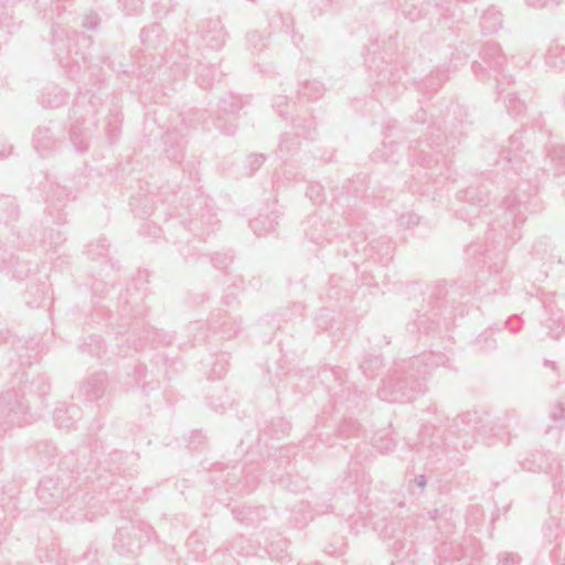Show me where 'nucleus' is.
I'll return each mask as SVG.
<instances>
[{"mask_svg": "<svg viewBox=\"0 0 565 565\" xmlns=\"http://www.w3.org/2000/svg\"><path fill=\"white\" fill-rule=\"evenodd\" d=\"M50 391L51 382L49 377L41 374L33 379L30 383L24 384L21 394L24 396L25 401L35 398L42 406L44 404V398L50 394Z\"/></svg>", "mask_w": 565, "mask_h": 565, "instance_id": "obj_38", "label": "nucleus"}, {"mask_svg": "<svg viewBox=\"0 0 565 565\" xmlns=\"http://www.w3.org/2000/svg\"><path fill=\"white\" fill-rule=\"evenodd\" d=\"M159 135L164 138V153L171 161L180 162L185 152V132L188 125L181 113H175L162 125L158 126Z\"/></svg>", "mask_w": 565, "mask_h": 565, "instance_id": "obj_19", "label": "nucleus"}, {"mask_svg": "<svg viewBox=\"0 0 565 565\" xmlns=\"http://www.w3.org/2000/svg\"><path fill=\"white\" fill-rule=\"evenodd\" d=\"M122 114L117 107H111L105 119V134L110 145L119 140L121 134Z\"/></svg>", "mask_w": 565, "mask_h": 565, "instance_id": "obj_47", "label": "nucleus"}, {"mask_svg": "<svg viewBox=\"0 0 565 565\" xmlns=\"http://www.w3.org/2000/svg\"><path fill=\"white\" fill-rule=\"evenodd\" d=\"M148 282L149 273L147 270H138L132 278L134 290L127 288L118 298L121 319L120 328H127V331L130 332L126 339L127 350H120L122 355H128L131 348L137 352L149 342L159 344L171 343L170 335L139 321V318L145 317L148 312V308L142 303Z\"/></svg>", "mask_w": 565, "mask_h": 565, "instance_id": "obj_4", "label": "nucleus"}, {"mask_svg": "<svg viewBox=\"0 0 565 565\" xmlns=\"http://www.w3.org/2000/svg\"><path fill=\"white\" fill-rule=\"evenodd\" d=\"M395 244L387 236H380L367 243L364 252L367 257L373 258L374 262L386 266L393 259Z\"/></svg>", "mask_w": 565, "mask_h": 565, "instance_id": "obj_33", "label": "nucleus"}, {"mask_svg": "<svg viewBox=\"0 0 565 565\" xmlns=\"http://www.w3.org/2000/svg\"><path fill=\"white\" fill-rule=\"evenodd\" d=\"M87 184L86 175L79 173L64 183H52L46 195V212L57 224L66 223L67 203L76 199L78 192Z\"/></svg>", "mask_w": 565, "mask_h": 565, "instance_id": "obj_13", "label": "nucleus"}, {"mask_svg": "<svg viewBox=\"0 0 565 565\" xmlns=\"http://www.w3.org/2000/svg\"><path fill=\"white\" fill-rule=\"evenodd\" d=\"M519 463L525 471L547 475L553 482L554 491L565 489V459L554 457L550 451L536 449L525 454Z\"/></svg>", "mask_w": 565, "mask_h": 565, "instance_id": "obj_15", "label": "nucleus"}, {"mask_svg": "<svg viewBox=\"0 0 565 565\" xmlns=\"http://www.w3.org/2000/svg\"><path fill=\"white\" fill-rule=\"evenodd\" d=\"M428 7H434L438 11H440L443 9V4H440L439 2L434 0V1H427V2H425V4H420V6L413 4V3H409V4L406 3L405 6H401L398 3L396 7V10L405 19L409 20L411 22H416V21L420 20L424 15L427 14Z\"/></svg>", "mask_w": 565, "mask_h": 565, "instance_id": "obj_43", "label": "nucleus"}, {"mask_svg": "<svg viewBox=\"0 0 565 565\" xmlns=\"http://www.w3.org/2000/svg\"><path fill=\"white\" fill-rule=\"evenodd\" d=\"M209 367L207 377L210 380L222 379L228 369V353L216 354L213 362L205 363Z\"/></svg>", "mask_w": 565, "mask_h": 565, "instance_id": "obj_57", "label": "nucleus"}, {"mask_svg": "<svg viewBox=\"0 0 565 565\" xmlns=\"http://www.w3.org/2000/svg\"><path fill=\"white\" fill-rule=\"evenodd\" d=\"M545 318L542 326L547 329V334L553 339H558L565 333V315L552 303L544 306Z\"/></svg>", "mask_w": 565, "mask_h": 565, "instance_id": "obj_36", "label": "nucleus"}, {"mask_svg": "<svg viewBox=\"0 0 565 565\" xmlns=\"http://www.w3.org/2000/svg\"><path fill=\"white\" fill-rule=\"evenodd\" d=\"M545 64L555 71L565 70V46L557 42L551 43L545 54Z\"/></svg>", "mask_w": 565, "mask_h": 565, "instance_id": "obj_54", "label": "nucleus"}, {"mask_svg": "<svg viewBox=\"0 0 565 565\" xmlns=\"http://www.w3.org/2000/svg\"><path fill=\"white\" fill-rule=\"evenodd\" d=\"M481 62H473L471 65L472 73L480 79H484L489 72L495 74V79L507 75L504 66L507 57L502 52L501 46L493 41L486 42L479 53Z\"/></svg>", "mask_w": 565, "mask_h": 565, "instance_id": "obj_21", "label": "nucleus"}, {"mask_svg": "<svg viewBox=\"0 0 565 565\" xmlns=\"http://www.w3.org/2000/svg\"><path fill=\"white\" fill-rule=\"evenodd\" d=\"M324 86L320 82L307 81L301 84L298 95L309 100H316L324 94Z\"/></svg>", "mask_w": 565, "mask_h": 565, "instance_id": "obj_63", "label": "nucleus"}, {"mask_svg": "<svg viewBox=\"0 0 565 565\" xmlns=\"http://www.w3.org/2000/svg\"><path fill=\"white\" fill-rule=\"evenodd\" d=\"M503 23L502 13L491 6L482 12L480 19V29L483 34L497 33Z\"/></svg>", "mask_w": 565, "mask_h": 565, "instance_id": "obj_48", "label": "nucleus"}, {"mask_svg": "<svg viewBox=\"0 0 565 565\" xmlns=\"http://www.w3.org/2000/svg\"><path fill=\"white\" fill-rule=\"evenodd\" d=\"M232 513L238 522L247 526H258L266 519L265 507L242 505L233 508Z\"/></svg>", "mask_w": 565, "mask_h": 565, "instance_id": "obj_39", "label": "nucleus"}, {"mask_svg": "<svg viewBox=\"0 0 565 565\" xmlns=\"http://www.w3.org/2000/svg\"><path fill=\"white\" fill-rule=\"evenodd\" d=\"M436 428L428 425H423L419 431L420 443L418 445V451L426 452L427 457H436L440 451H443L444 443L441 437L434 438L429 436L431 430Z\"/></svg>", "mask_w": 565, "mask_h": 565, "instance_id": "obj_40", "label": "nucleus"}, {"mask_svg": "<svg viewBox=\"0 0 565 565\" xmlns=\"http://www.w3.org/2000/svg\"><path fill=\"white\" fill-rule=\"evenodd\" d=\"M513 83L514 79L512 75H502V77L497 78L495 88L498 98L502 99L508 113L512 116H519L525 110V103L519 98L516 93H505L504 88L505 86H510Z\"/></svg>", "mask_w": 565, "mask_h": 565, "instance_id": "obj_32", "label": "nucleus"}, {"mask_svg": "<svg viewBox=\"0 0 565 565\" xmlns=\"http://www.w3.org/2000/svg\"><path fill=\"white\" fill-rule=\"evenodd\" d=\"M41 562L51 565H68V555L63 553L55 544H51L43 554L39 555Z\"/></svg>", "mask_w": 565, "mask_h": 565, "instance_id": "obj_62", "label": "nucleus"}, {"mask_svg": "<svg viewBox=\"0 0 565 565\" xmlns=\"http://www.w3.org/2000/svg\"><path fill=\"white\" fill-rule=\"evenodd\" d=\"M290 463L289 448L278 449L273 457H269L264 461L263 468H260L259 463H246L243 467V492L249 493L257 487L260 470H264L269 475L271 482L278 481L282 488L288 489L291 492L301 491L305 488V481L302 479L296 477L295 480H292L289 471H287L286 475L280 473L281 470H287V467L290 466Z\"/></svg>", "mask_w": 565, "mask_h": 565, "instance_id": "obj_9", "label": "nucleus"}, {"mask_svg": "<svg viewBox=\"0 0 565 565\" xmlns=\"http://www.w3.org/2000/svg\"><path fill=\"white\" fill-rule=\"evenodd\" d=\"M68 93L55 84L46 85L39 97V102L43 108H57L62 106Z\"/></svg>", "mask_w": 565, "mask_h": 565, "instance_id": "obj_41", "label": "nucleus"}, {"mask_svg": "<svg viewBox=\"0 0 565 565\" xmlns=\"http://www.w3.org/2000/svg\"><path fill=\"white\" fill-rule=\"evenodd\" d=\"M139 535L136 533L135 525L120 526L114 536V548L118 554L126 555L140 548L142 541L151 540L154 534L153 529L143 522L138 525Z\"/></svg>", "mask_w": 565, "mask_h": 565, "instance_id": "obj_27", "label": "nucleus"}, {"mask_svg": "<svg viewBox=\"0 0 565 565\" xmlns=\"http://www.w3.org/2000/svg\"><path fill=\"white\" fill-rule=\"evenodd\" d=\"M50 44L54 58L64 68L65 74L71 79H76L81 72V65L77 60L66 61L65 54L81 56L83 63L88 62V50L93 45V38L84 33L67 30L60 24L52 23L50 30Z\"/></svg>", "mask_w": 565, "mask_h": 565, "instance_id": "obj_7", "label": "nucleus"}, {"mask_svg": "<svg viewBox=\"0 0 565 565\" xmlns=\"http://www.w3.org/2000/svg\"><path fill=\"white\" fill-rule=\"evenodd\" d=\"M497 331H501V328H497ZM495 329L494 327H489L484 331H482L480 334L476 337V339L472 341L473 348L482 353H491L497 350L498 348V340L494 338Z\"/></svg>", "mask_w": 565, "mask_h": 565, "instance_id": "obj_49", "label": "nucleus"}, {"mask_svg": "<svg viewBox=\"0 0 565 565\" xmlns=\"http://www.w3.org/2000/svg\"><path fill=\"white\" fill-rule=\"evenodd\" d=\"M242 318L233 316L227 310L217 309L210 317V328L213 334H220L222 339H232L242 329Z\"/></svg>", "mask_w": 565, "mask_h": 565, "instance_id": "obj_29", "label": "nucleus"}, {"mask_svg": "<svg viewBox=\"0 0 565 565\" xmlns=\"http://www.w3.org/2000/svg\"><path fill=\"white\" fill-rule=\"evenodd\" d=\"M199 34L205 46L215 51L221 50L227 39V32L218 17L202 21Z\"/></svg>", "mask_w": 565, "mask_h": 565, "instance_id": "obj_31", "label": "nucleus"}, {"mask_svg": "<svg viewBox=\"0 0 565 565\" xmlns=\"http://www.w3.org/2000/svg\"><path fill=\"white\" fill-rule=\"evenodd\" d=\"M7 274H11L12 277L17 279H25L29 278L32 269L29 262L21 260L15 255H10V262L8 264V269H4Z\"/></svg>", "mask_w": 565, "mask_h": 565, "instance_id": "obj_60", "label": "nucleus"}, {"mask_svg": "<svg viewBox=\"0 0 565 565\" xmlns=\"http://www.w3.org/2000/svg\"><path fill=\"white\" fill-rule=\"evenodd\" d=\"M452 434L458 436L462 449H470L476 443L475 434L486 433L484 419L476 411L459 414L450 426Z\"/></svg>", "mask_w": 565, "mask_h": 565, "instance_id": "obj_24", "label": "nucleus"}, {"mask_svg": "<svg viewBox=\"0 0 565 565\" xmlns=\"http://www.w3.org/2000/svg\"><path fill=\"white\" fill-rule=\"evenodd\" d=\"M162 38V28L159 23H151L140 31V40L143 45L156 47L160 44Z\"/></svg>", "mask_w": 565, "mask_h": 565, "instance_id": "obj_61", "label": "nucleus"}, {"mask_svg": "<svg viewBox=\"0 0 565 565\" xmlns=\"http://www.w3.org/2000/svg\"><path fill=\"white\" fill-rule=\"evenodd\" d=\"M217 227L218 220L210 207H206L200 215L195 214V216H192L189 221L174 217L167 222L168 232L173 230H180L182 232L174 242L175 244H182V242L186 239L188 234H192L196 237L193 241H186L185 245L180 248V253L186 262L209 256V252L202 248L200 244L206 239L210 233L215 232Z\"/></svg>", "mask_w": 565, "mask_h": 565, "instance_id": "obj_6", "label": "nucleus"}, {"mask_svg": "<svg viewBox=\"0 0 565 565\" xmlns=\"http://www.w3.org/2000/svg\"><path fill=\"white\" fill-rule=\"evenodd\" d=\"M543 541L554 545L551 551L553 558L561 556V546L565 536V493L554 491L548 502V518L542 526Z\"/></svg>", "mask_w": 565, "mask_h": 565, "instance_id": "obj_14", "label": "nucleus"}, {"mask_svg": "<svg viewBox=\"0 0 565 565\" xmlns=\"http://www.w3.org/2000/svg\"><path fill=\"white\" fill-rule=\"evenodd\" d=\"M384 364L381 354L364 353L361 358L359 369L366 379L376 377Z\"/></svg>", "mask_w": 565, "mask_h": 565, "instance_id": "obj_50", "label": "nucleus"}, {"mask_svg": "<svg viewBox=\"0 0 565 565\" xmlns=\"http://www.w3.org/2000/svg\"><path fill=\"white\" fill-rule=\"evenodd\" d=\"M94 113L93 105L86 95L78 96L70 110L71 126L68 129V138L78 153H85L89 148V131L84 127L86 116Z\"/></svg>", "mask_w": 565, "mask_h": 565, "instance_id": "obj_18", "label": "nucleus"}, {"mask_svg": "<svg viewBox=\"0 0 565 565\" xmlns=\"http://www.w3.org/2000/svg\"><path fill=\"white\" fill-rule=\"evenodd\" d=\"M457 199L461 202V206L457 209L456 214L459 218L469 222L480 217L483 209L491 201L490 190L486 185L470 184L466 189L457 193Z\"/></svg>", "mask_w": 565, "mask_h": 565, "instance_id": "obj_20", "label": "nucleus"}, {"mask_svg": "<svg viewBox=\"0 0 565 565\" xmlns=\"http://www.w3.org/2000/svg\"><path fill=\"white\" fill-rule=\"evenodd\" d=\"M316 121L312 117H297L292 120V127L298 130L295 135L302 138H312L316 134Z\"/></svg>", "mask_w": 565, "mask_h": 565, "instance_id": "obj_64", "label": "nucleus"}, {"mask_svg": "<svg viewBox=\"0 0 565 565\" xmlns=\"http://www.w3.org/2000/svg\"><path fill=\"white\" fill-rule=\"evenodd\" d=\"M210 471L209 482L214 486L216 490L224 489L226 492L244 494L243 467L237 465L230 467L221 462H215L210 468Z\"/></svg>", "mask_w": 565, "mask_h": 565, "instance_id": "obj_26", "label": "nucleus"}, {"mask_svg": "<svg viewBox=\"0 0 565 565\" xmlns=\"http://www.w3.org/2000/svg\"><path fill=\"white\" fill-rule=\"evenodd\" d=\"M412 523H403L402 520L396 518L383 519L380 522H376L375 530L379 531V534L382 539H395L393 544V552L395 553V544L398 541L412 540L408 535H404L403 531L408 527Z\"/></svg>", "mask_w": 565, "mask_h": 565, "instance_id": "obj_35", "label": "nucleus"}, {"mask_svg": "<svg viewBox=\"0 0 565 565\" xmlns=\"http://www.w3.org/2000/svg\"><path fill=\"white\" fill-rule=\"evenodd\" d=\"M454 518L455 510L447 504L420 512L416 520L403 531L404 535H408L412 540L404 537L405 541H398L395 544L397 561L414 564L419 545L440 541L454 532Z\"/></svg>", "mask_w": 565, "mask_h": 565, "instance_id": "obj_5", "label": "nucleus"}, {"mask_svg": "<svg viewBox=\"0 0 565 565\" xmlns=\"http://www.w3.org/2000/svg\"><path fill=\"white\" fill-rule=\"evenodd\" d=\"M107 377L105 373H94L86 377L78 387L79 396L94 403L98 401L106 390Z\"/></svg>", "mask_w": 565, "mask_h": 565, "instance_id": "obj_34", "label": "nucleus"}, {"mask_svg": "<svg viewBox=\"0 0 565 565\" xmlns=\"http://www.w3.org/2000/svg\"><path fill=\"white\" fill-rule=\"evenodd\" d=\"M372 446L381 454L392 451L396 447V440L392 437L390 428L376 431L372 437Z\"/></svg>", "mask_w": 565, "mask_h": 565, "instance_id": "obj_56", "label": "nucleus"}, {"mask_svg": "<svg viewBox=\"0 0 565 565\" xmlns=\"http://www.w3.org/2000/svg\"><path fill=\"white\" fill-rule=\"evenodd\" d=\"M452 114L460 125L458 135L455 131L450 136L440 132V127L433 122L428 126V138L415 140L408 148L409 158L426 170L425 177L431 179L437 186L456 180L457 173L452 169L450 156L465 136V130L473 124L468 110L460 105L452 107Z\"/></svg>", "mask_w": 565, "mask_h": 565, "instance_id": "obj_2", "label": "nucleus"}, {"mask_svg": "<svg viewBox=\"0 0 565 565\" xmlns=\"http://www.w3.org/2000/svg\"><path fill=\"white\" fill-rule=\"evenodd\" d=\"M456 68L457 64H455L452 68H450L449 65L447 67L444 65L437 66L428 76L416 82L418 89L426 90L427 93H436L441 85L448 81L449 73L456 71Z\"/></svg>", "mask_w": 565, "mask_h": 565, "instance_id": "obj_37", "label": "nucleus"}, {"mask_svg": "<svg viewBox=\"0 0 565 565\" xmlns=\"http://www.w3.org/2000/svg\"><path fill=\"white\" fill-rule=\"evenodd\" d=\"M369 177L366 174H358L353 179L349 180L345 191H342L334 198V206L342 210L345 216V223L348 226L355 228L361 227V224L356 223L353 207L358 205L359 201L373 202L374 204H383L386 196L392 194V188L395 186V182L382 183L380 181L374 182L372 188L369 186Z\"/></svg>", "mask_w": 565, "mask_h": 565, "instance_id": "obj_8", "label": "nucleus"}, {"mask_svg": "<svg viewBox=\"0 0 565 565\" xmlns=\"http://www.w3.org/2000/svg\"><path fill=\"white\" fill-rule=\"evenodd\" d=\"M242 96L225 94L218 103L216 117L212 125L225 136H233L237 129L236 115L246 105Z\"/></svg>", "mask_w": 565, "mask_h": 565, "instance_id": "obj_23", "label": "nucleus"}, {"mask_svg": "<svg viewBox=\"0 0 565 565\" xmlns=\"http://www.w3.org/2000/svg\"><path fill=\"white\" fill-rule=\"evenodd\" d=\"M21 26V21H14L12 14L8 9L0 4V38L7 40L8 36L13 35Z\"/></svg>", "mask_w": 565, "mask_h": 565, "instance_id": "obj_55", "label": "nucleus"}, {"mask_svg": "<svg viewBox=\"0 0 565 565\" xmlns=\"http://www.w3.org/2000/svg\"><path fill=\"white\" fill-rule=\"evenodd\" d=\"M318 376L321 383L328 387L335 406H343L348 411L359 407L364 392L358 391L353 383L345 381L347 373L342 367H323Z\"/></svg>", "mask_w": 565, "mask_h": 565, "instance_id": "obj_12", "label": "nucleus"}, {"mask_svg": "<svg viewBox=\"0 0 565 565\" xmlns=\"http://www.w3.org/2000/svg\"><path fill=\"white\" fill-rule=\"evenodd\" d=\"M299 146L298 137L291 132H284L279 136L278 148L275 154L278 159L287 161L297 151Z\"/></svg>", "mask_w": 565, "mask_h": 565, "instance_id": "obj_51", "label": "nucleus"}, {"mask_svg": "<svg viewBox=\"0 0 565 565\" xmlns=\"http://www.w3.org/2000/svg\"><path fill=\"white\" fill-rule=\"evenodd\" d=\"M307 223L310 225V230H306V235L309 237L311 242L319 243L321 239L331 241L333 237L338 236H347L352 239V245H358V238H362V241L366 239V235L363 231L358 232V228H353L347 233L339 232L340 222H334V228L332 227L333 223L329 225L327 228L326 223L322 222L319 217H310Z\"/></svg>", "mask_w": 565, "mask_h": 565, "instance_id": "obj_28", "label": "nucleus"}, {"mask_svg": "<svg viewBox=\"0 0 565 565\" xmlns=\"http://www.w3.org/2000/svg\"><path fill=\"white\" fill-rule=\"evenodd\" d=\"M81 417V409L76 405L60 407L54 411V422L58 428L72 429Z\"/></svg>", "mask_w": 565, "mask_h": 565, "instance_id": "obj_44", "label": "nucleus"}, {"mask_svg": "<svg viewBox=\"0 0 565 565\" xmlns=\"http://www.w3.org/2000/svg\"><path fill=\"white\" fill-rule=\"evenodd\" d=\"M19 213V207L13 198H0V222L6 224L14 222L18 220Z\"/></svg>", "mask_w": 565, "mask_h": 565, "instance_id": "obj_59", "label": "nucleus"}, {"mask_svg": "<svg viewBox=\"0 0 565 565\" xmlns=\"http://www.w3.org/2000/svg\"><path fill=\"white\" fill-rule=\"evenodd\" d=\"M280 217L279 212L271 211L269 214L260 213L249 221V227L257 236H263L274 231Z\"/></svg>", "mask_w": 565, "mask_h": 565, "instance_id": "obj_46", "label": "nucleus"}, {"mask_svg": "<svg viewBox=\"0 0 565 565\" xmlns=\"http://www.w3.org/2000/svg\"><path fill=\"white\" fill-rule=\"evenodd\" d=\"M408 369L415 370L425 376V383L430 371L438 366L450 367V358L444 352L428 351L420 355H414L408 359Z\"/></svg>", "mask_w": 565, "mask_h": 565, "instance_id": "obj_30", "label": "nucleus"}, {"mask_svg": "<svg viewBox=\"0 0 565 565\" xmlns=\"http://www.w3.org/2000/svg\"><path fill=\"white\" fill-rule=\"evenodd\" d=\"M64 137V128L54 121L40 124L33 131L32 145L41 157L58 150Z\"/></svg>", "mask_w": 565, "mask_h": 565, "instance_id": "obj_25", "label": "nucleus"}, {"mask_svg": "<svg viewBox=\"0 0 565 565\" xmlns=\"http://www.w3.org/2000/svg\"><path fill=\"white\" fill-rule=\"evenodd\" d=\"M524 131L520 129L511 135L508 146L501 149L494 162L495 169L483 173L487 180L499 186L514 185L499 205L497 218L489 224V242H472L465 249L467 264L479 270L477 280L486 284L488 294H508L511 276L505 270V250L521 238L526 213H537L543 209L537 193L544 171L533 167V154L523 150Z\"/></svg>", "mask_w": 565, "mask_h": 565, "instance_id": "obj_1", "label": "nucleus"}, {"mask_svg": "<svg viewBox=\"0 0 565 565\" xmlns=\"http://www.w3.org/2000/svg\"><path fill=\"white\" fill-rule=\"evenodd\" d=\"M148 371L143 364L135 366L132 374L127 375V380L122 383L124 388L129 391L130 388H141L143 393H148L156 388L153 381H146Z\"/></svg>", "mask_w": 565, "mask_h": 565, "instance_id": "obj_42", "label": "nucleus"}, {"mask_svg": "<svg viewBox=\"0 0 565 565\" xmlns=\"http://www.w3.org/2000/svg\"><path fill=\"white\" fill-rule=\"evenodd\" d=\"M186 331L188 337L190 338L189 344L191 347H195L206 342L210 337L209 332L213 333V328H210V320L206 323L202 321H193L188 326Z\"/></svg>", "mask_w": 565, "mask_h": 565, "instance_id": "obj_52", "label": "nucleus"}, {"mask_svg": "<svg viewBox=\"0 0 565 565\" xmlns=\"http://www.w3.org/2000/svg\"><path fill=\"white\" fill-rule=\"evenodd\" d=\"M50 291V286L46 282L38 284L35 281H30L28 284V288L24 292L25 303L30 308H39L44 305L46 296Z\"/></svg>", "mask_w": 565, "mask_h": 565, "instance_id": "obj_45", "label": "nucleus"}, {"mask_svg": "<svg viewBox=\"0 0 565 565\" xmlns=\"http://www.w3.org/2000/svg\"><path fill=\"white\" fill-rule=\"evenodd\" d=\"M365 66L379 90L387 85L401 83L404 76L407 75V71L404 66L399 67L397 64L393 65L382 56H366Z\"/></svg>", "mask_w": 565, "mask_h": 565, "instance_id": "obj_22", "label": "nucleus"}, {"mask_svg": "<svg viewBox=\"0 0 565 565\" xmlns=\"http://www.w3.org/2000/svg\"><path fill=\"white\" fill-rule=\"evenodd\" d=\"M480 292L478 284L472 285L467 279L452 284L438 281L430 290L427 302L417 311L413 326L424 334L435 332L440 326L449 329L457 316L466 312V302Z\"/></svg>", "mask_w": 565, "mask_h": 565, "instance_id": "obj_3", "label": "nucleus"}, {"mask_svg": "<svg viewBox=\"0 0 565 565\" xmlns=\"http://www.w3.org/2000/svg\"><path fill=\"white\" fill-rule=\"evenodd\" d=\"M87 494L85 492L79 495L77 487L72 484L68 476H45L36 487V497L45 509H55L67 504V511L72 508L83 510Z\"/></svg>", "mask_w": 565, "mask_h": 565, "instance_id": "obj_11", "label": "nucleus"}, {"mask_svg": "<svg viewBox=\"0 0 565 565\" xmlns=\"http://www.w3.org/2000/svg\"><path fill=\"white\" fill-rule=\"evenodd\" d=\"M30 399L14 390L0 394V433H7L13 426L31 423L33 415L30 412Z\"/></svg>", "mask_w": 565, "mask_h": 565, "instance_id": "obj_16", "label": "nucleus"}, {"mask_svg": "<svg viewBox=\"0 0 565 565\" xmlns=\"http://www.w3.org/2000/svg\"><path fill=\"white\" fill-rule=\"evenodd\" d=\"M138 455L134 452H124L121 450H111L104 460H99L96 468V480L98 487H104L108 478L120 477L126 480L132 479L138 473Z\"/></svg>", "mask_w": 565, "mask_h": 565, "instance_id": "obj_17", "label": "nucleus"}, {"mask_svg": "<svg viewBox=\"0 0 565 565\" xmlns=\"http://www.w3.org/2000/svg\"><path fill=\"white\" fill-rule=\"evenodd\" d=\"M264 545L265 551L270 558L284 562L288 557L287 548L289 543L279 534H275L270 541L266 539Z\"/></svg>", "mask_w": 565, "mask_h": 565, "instance_id": "obj_53", "label": "nucleus"}, {"mask_svg": "<svg viewBox=\"0 0 565 565\" xmlns=\"http://www.w3.org/2000/svg\"><path fill=\"white\" fill-rule=\"evenodd\" d=\"M68 0H35V8L42 18L52 19L54 13L60 15L64 10V3Z\"/></svg>", "mask_w": 565, "mask_h": 565, "instance_id": "obj_58", "label": "nucleus"}, {"mask_svg": "<svg viewBox=\"0 0 565 565\" xmlns=\"http://www.w3.org/2000/svg\"><path fill=\"white\" fill-rule=\"evenodd\" d=\"M408 359L394 364L377 391L381 399L390 403H402L426 392L425 376L415 370L408 369Z\"/></svg>", "mask_w": 565, "mask_h": 565, "instance_id": "obj_10", "label": "nucleus"}]
</instances>
